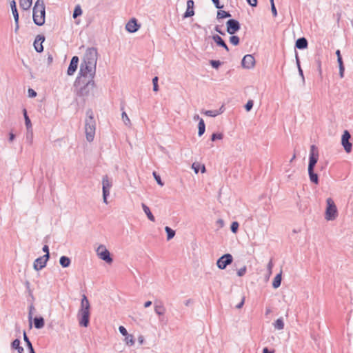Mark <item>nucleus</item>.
Returning a JSON list of instances; mask_svg holds the SVG:
<instances>
[{"mask_svg":"<svg viewBox=\"0 0 353 353\" xmlns=\"http://www.w3.org/2000/svg\"><path fill=\"white\" fill-rule=\"evenodd\" d=\"M319 160V150L316 145H312L310 150V157L308 163V174L310 181L317 185L319 183V176L314 172V167Z\"/></svg>","mask_w":353,"mask_h":353,"instance_id":"nucleus-1","label":"nucleus"},{"mask_svg":"<svg viewBox=\"0 0 353 353\" xmlns=\"http://www.w3.org/2000/svg\"><path fill=\"white\" fill-rule=\"evenodd\" d=\"M96 123L94 119V114L92 110L86 111V118L85 120V133L86 139L88 142L93 141L95 135Z\"/></svg>","mask_w":353,"mask_h":353,"instance_id":"nucleus-2","label":"nucleus"},{"mask_svg":"<svg viewBox=\"0 0 353 353\" xmlns=\"http://www.w3.org/2000/svg\"><path fill=\"white\" fill-rule=\"evenodd\" d=\"M46 8L43 0H37L33 8V21L37 26H42L45 23Z\"/></svg>","mask_w":353,"mask_h":353,"instance_id":"nucleus-3","label":"nucleus"},{"mask_svg":"<svg viewBox=\"0 0 353 353\" xmlns=\"http://www.w3.org/2000/svg\"><path fill=\"white\" fill-rule=\"evenodd\" d=\"M326 210L325 213V218L327 221H332L336 219L338 216L337 208L332 198L326 199Z\"/></svg>","mask_w":353,"mask_h":353,"instance_id":"nucleus-4","label":"nucleus"},{"mask_svg":"<svg viewBox=\"0 0 353 353\" xmlns=\"http://www.w3.org/2000/svg\"><path fill=\"white\" fill-rule=\"evenodd\" d=\"M96 65L95 64H89L82 62L80 65V74L83 77H89L93 79L96 73Z\"/></svg>","mask_w":353,"mask_h":353,"instance_id":"nucleus-5","label":"nucleus"},{"mask_svg":"<svg viewBox=\"0 0 353 353\" xmlns=\"http://www.w3.org/2000/svg\"><path fill=\"white\" fill-rule=\"evenodd\" d=\"M97 51L94 48H90L87 49L83 59V63H86L87 64H95L97 65Z\"/></svg>","mask_w":353,"mask_h":353,"instance_id":"nucleus-6","label":"nucleus"},{"mask_svg":"<svg viewBox=\"0 0 353 353\" xmlns=\"http://www.w3.org/2000/svg\"><path fill=\"white\" fill-rule=\"evenodd\" d=\"M95 84L92 79L86 82L82 87L79 88L78 94L80 97H88L92 93Z\"/></svg>","mask_w":353,"mask_h":353,"instance_id":"nucleus-7","label":"nucleus"},{"mask_svg":"<svg viewBox=\"0 0 353 353\" xmlns=\"http://www.w3.org/2000/svg\"><path fill=\"white\" fill-rule=\"evenodd\" d=\"M112 183L109 177L105 175L102 179V191H103V202L108 204V196L110 195V191L112 188Z\"/></svg>","mask_w":353,"mask_h":353,"instance_id":"nucleus-8","label":"nucleus"},{"mask_svg":"<svg viewBox=\"0 0 353 353\" xmlns=\"http://www.w3.org/2000/svg\"><path fill=\"white\" fill-rule=\"evenodd\" d=\"M97 256L107 263H111L112 262V258L110 256V252L107 250L104 245H100L96 250Z\"/></svg>","mask_w":353,"mask_h":353,"instance_id":"nucleus-9","label":"nucleus"},{"mask_svg":"<svg viewBox=\"0 0 353 353\" xmlns=\"http://www.w3.org/2000/svg\"><path fill=\"white\" fill-rule=\"evenodd\" d=\"M232 261L233 257L230 254H225L217 260L216 265L219 269L224 270Z\"/></svg>","mask_w":353,"mask_h":353,"instance_id":"nucleus-10","label":"nucleus"},{"mask_svg":"<svg viewBox=\"0 0 353 353\" xmlns=\"http://www.w3.org/2000/svg\"><path fill=\"white\" fill-rule=\"evenodd\" d=\"M351 135L347 130H345L341 138V144L347 153H350L352 150V143L350 142Z\"/></svg>","mask_w":353,"mask_h":353,"instance_id":"nucleus-11","label":"nucleus"},{"mask_svg":"<svg viewBox=\"0 0 353 353\" xmlns=\"http://www.w3.org/2000/svg\"><path fill=\"white\" fill-rule=\"evenodd\" d=\"M50 258V254L43 255L37 258L33 263V268L35 270L38 271L46 267L47 261Z\"/></svg>","mask_w":353,"mask_h":353,"instance_id":"nucleus-12","label":"nucleus"},{"mask_svg":"<svg viewBox=\"0 0 353 353\" xmlns=\"http://www.w3.org/2000/svg\"><path fill=\"white\" fill-rule=\"evenodd\" d=\"M226 25H227V32L230 34H234L241 28L239 22L235 19L228 20L226 23Z\"/></svg>","mask_w":353,"mask_h":353,"instance_id":"nucleus-13","label":"nucleus"},{"mask_svg":"<svg viewBox=\"0 0 353 353\" xmlns=\"http://www.w3.org/2000/svg\"><path fill=\"white\" fill-rule=\"evenodd\" d=\"M242 66L247 69L252 68L255 65L254 57L252 54H246L241 61Z\"/></svg>","mask_w":353,"mask_h":353,"instance_id":"nucleus-14","label":"nucleus"},{"mask_svg":"<svg viewBox=\"0 0 353 353\" xmlns=\"http://www.w3.org/2000/svg\"><path fill=\"white\" fill-rule=\"evenodd\" d=\"M78 319L80 325L86 327L89 324L90 313L84 312H83L79 310Z\"/></svg>","mask_w":353,"mask_h":353,"instance_id":"nucleus-15","label":"nucleus"},{"mask_svg":"<svg viewBox=\"0 0 353 353\" xmlns=\"http://www.w3.org/2000/svg\"><path fill=\"white\" fill-rule=\"evenodd\" d=\"M140 28V25L137 23L136 19H131L125 25V29L128 32L134 33L136 32Z\"/></svg>","mask_w":353,"mask_h":353,"instance_id":"nucleus-16","label":"nucleus"},{"mask_svg":"<svg viewBox=\"0 0 353 353\" xmlns=\"http://www.w3.org/2000/svg\"><path fill=\"white\" fill-rule=\"evenodd\" d=\"M79 63V58L77 56H74L70 63L69 67L67 70V74L70 76L73 75L77 69Z\"/></svg>","mask_w":353,"mask_h":353,"instance_id":"nucleus-17","label":"nucleus"},{"mask_svg":"<svg viewBox=\"0 0 353 353\" xmlns=\"http://www.w3.org/2000/svg\"><path fill=\"white\" fill-rule=\"evenodd\" d=\"M45 41V37L43 34H38L34 42V47L37 52H41L43 50L42 43Z\"/></svg>","mask_w":353,"mask_h":353,"instance_id":"nucleus-18","label":"nucleus"},{"mask_svg":"<svg viewBox=\"0 0 353 353\" xmlns=\"http://www.w3.org/2000/svg\"><path fill=\"white\" fill-rule=\"evenodd\" d=\"M90 305L89 303L88 299H87V296L83 294L82 296L81 301V307L79 309V311L84 312H88L90 313Z\"/></svg>","mask_w":353,"mask_h":353,"instance_id":"nucleus-19","label":"nucleus"},{"mask_svg":"<svg viewBox=\"0 0 353 353\" xmlns=\"http://www.w3.org/2000/svg\"><path fill=\"white\" fill-rule=\"evenodd\" d=\"M194 14V1L192 0H188L187 1V10L183 15L184 18H188Z\"/></svg>","mask_w":353,"mask_h":353,"instance_id":"nucleus-20","label":"nucleus"},{"mask_svg":"<svg viewBox=\"0 0 353 353\" xmlns=\"http://www.w3.org/2000/svg\"><path fill=\"white\" fill-rule=\"evenodd\" d=\"M224 106L222 105L219 110H203L201 112L206 116L211 117H215L217 115H219L222 114L224 112Z\"/></svg>","mask_w":353,"mask_h":353,"instance_id":"nucleus-21","label":"nucleus"},{"mask_svg":"<svg viewBox=\"0 0 353 353\" xmlns=\"http://www.w3.org/2000/svg\"><path fill=\"white\" fill-rule=\"evenodd\" d=\"M165 307L161 302H154V312L157 315H163L165 312Z\"/></svg>","mask_w":353,"mask_h":353,"instance_id":"nucleus-22","label":"nucleus"},{"mask_svg":"<svg viewBox=\"0 0 353 353\" xmlns=\"http://www.w3.org/2000/svg\"><path fill=\"white\" fill-rule=\"evenodd\" d=\"M212 39L219 46L223 47L227 52L229 51V48L225 43V42L223 41V39L218 34H215L212 36Z\"/></svg>","mask_w":353,"mask_h":353,"instance_id":"nucleus-23","label":"nucleus"},{"mask_svg":"<svg viewBox=\"0 0 353 353\" xmlns=\"http://www.w3.org/2000/svg\"><path fill=\"white\" fill-rule=\"evenodd\" d=\"M307 41L305 37L299 38L296 40L295 46L298 49H305L307 47Z\"/></svg>","mask_w":353,"mask_h":353,"instance_id":"nucleus-24","label":"nucleus"},{"mask_svg":"<svg viewBox=\"0 0 353 353\" xmlns=\"http://www.w3.org/2000/svg\"><path fill=\"white\" fill-rule=\"evenodd\" d=\"M45 325L44 319L41 316L34 319V326L36 329H41Z\"/></svg>","mask_w":353,"mask_h":353,"instance_id":"nucleus-25","label":"nucleus"},{"mask_svg":"<svg viewBox=\"0 0 353 353\" xmlns=\"http://www.w3.org/2000/svg\"><path fill=\"white\" fill-rule=\"evenodd\" d=\"M141 206L148 219L152 222H154L155 218L154 215L152 214L149 207L147 206L145 203H142Z\"/></svg>","mask_w":353,"mask_h":353,"instance_id":"nucleus-26","label":"nucleus"},{"mask_svg":"<svg viewBox=\"0 0 353 353\" xmlns=\"http://www.w3.org/2000/svg\"><path fill=\"white\" fill-rule=\"evenodd\" d=\"M32 3V0H20L19 6L20 7L24 10H28L30 8Z\"/></svg>","mask_w":353,"mask_h":353,"instance_id":"nucleus-27","label":"nucleus"},{"mask_svg":"<svg viewBox=\"0 0 353 353\" xmlns=\"http://www.w3.org/2000/svg\"><path fill=\"white\" fill-rule=\"evenodd\" d=\"M12 348L17 350L18 353L23 352V347L20 346V341L17 339L14 340L11 344Z\"/></svg>","mask_w":353,"mask_h":353,"instance_id":"nucleus-28","label":"nucleus"},{"mask_svg":"<svg viewBox=\"0 0 353 353\" xmlns=\"http://www.w3.org/2000/svg\"><path fill=\"white\" fill-rule=\"evenodd\" d=\"M59 263L63 268H68L71 263V261L69 257L62 256L59 259Z\"/></svg>","mask_w":353,"mask_h":353,"instance_id":"nucleus-29","label":"nucleus"},{"mask_svg":"<svg viewBox=\"0 0 353 353\" xmlns=\"http://www.w3.org/2000/svg\"><path fill=\"white\" fill-rule=\"evenodd\" d=\"M281 283V272L278 274L274 279L272 287L275 289L278 288Z\"/></svg>","mask_w":353,"mask_h":353,"instance_id":"nucleus-30","label":"nucleus"},{"mask_svg":"<svg viewBox=\"0 0 353 353\" xmlns=\"http://www.w3.org/2000/svg\"><path fill=\"white\" fill-rule=\"evenodd\" d=\"M199 132L198 134L199 137L202 136L205 130V125L203 119H200L198 124Z\"/></svg>","mask_w":353,"mask_h":353,"instance_id":"nucleus-31","label":"nucleus"},{"mask_svg":"<svg viewBox=\"0 0 353 353\" xmlns=\"http://www.w3.org/2000/svg\"><path fill=\"white\" fill-rule=\"evenodd\" d=\"M23 116H24V119H25V123H26L27 130H30L32 128V123H31L29 117L27 114V111L26 109H23Z\"/></svg>","mask_w":353,"mask_h":353,"instance_id":"nucleus-32","label":"nucleus"},{"mask_svg":"<svg viewBox=\"0 0 353 353\" xmlns=\"http://www.w3.org/2000/svg\"><path fill=\"white\" fill-rule=\"evenodd\" d=\"M274 327L275 329L281 330L284 328V323L281 318L278 319L275 323H274Z\"/></svg>","mask_w":353,"mask_h":353,"instance_id":"nucleus-33","label":"nucleus"},{"mask_svg":"<svg viewBox=\"0 0 353 353\" xmlns=\"http://www.w3.org/2000/svg\"><path fill=\"white\" fill-rule=\"evenodd\" d=\"M121 119L126 126L130 127L131 125V121L129 119L128 116L127 115L126 112L124 111H123L121 114Z\"/></svg>","mask_w":353,"mask_h":353,"instance_id":"nucleus-34","label":"nucleus"},{"mask_svg":"<svg viewBox=\"0 0 353 353\" xmlns=\"http://www.w3.org/2000/svg\"><path fill=\"white\" fill-rule=\"evenodd\" d=\"M124 341L126 345L132 346L134 344V337L131 334H128L125 336Z\"/></svg>","mask_w":353,"mask_h":353,"instance_id":"nucleus-35","label":"nucleus"},{"mask_svg":"<svg viewBox=\"0 0 353 353\" xmlns=\"http://www.w3.org/2000/svg\"><path fill=\"white\" fill-rule=\"evenodd\" d=\"M165 230L167 233V239L170 240L172 239L175 235V231L171 229L170 227L166 226L165 228Z\"/></svg>","mask_w":353,"mask_h":353,"instance_id":"nucleus-36","label":"nucleus"},{"mask_svg":"<svg viewBox=\"0 0 353 353\" xmlns=\"http://www.w3.org/2000/svg\"><path fill=\"white\" fill-rule=\"evenodd\" d=\"M231 17V14L229 12L224 11V10H219L217 12V18L218 19H223V18H227V17Z\"/></svg>","mask_w":353,"mask_h":353,"instance_id":"nucleus-37","label":"nucleus"},{"mask_svg":"<svg viewBox=\"0 0 353 353\" xmlns=\"http://www.w3.org/2000/svg\"><path fill=\"white\" fill-rule=\"evenodd\" d=\"M26 141L29 144H32L33 141L32 129L27 130Z\"/></svg>","mask_w":353,"mask_h":353,"instance_id":"nucleus-38","label":"nucleus"},{"mask_svg":"<svg viewBox=\"0 0 353 353\" xmlns=\"http://www.w3.org/2000/svg\"><path fill=\"white\" fill-rule=\"evenodd\" d=\"M82 14V10L79 5L76 6L73 12V18L76 19L79 16Z\"/></svg>","mask_w":353,"mask_h":353,"instance_id":"nucleus-39","label":"nucleus"},{"mask_svg":"<svg viewBox=\"0 0 353 353\" xmlns=\"http://www.w3.org/2000/svg\"><path fill=\"white\" fill-rule=\"evenodd\" d=\"M23 340L26 343L29 351L31 350L32 349H34L25 331L23 332Z\"/></svg>","mask_w":353,"mask_h":353,"instance_id":"nucleus-40","label":"nucleus"},{"mask_svg":"<svg viewBox=\"0 0 353 353\" xmlns=\"http://www.w3.org/2000/svg\"><path fill=\"white\" fill-rule=\"evenodd\" d=\"M230 42L234 46H237L239 43V38L237 36L232 35L230 37Z\"/></svg>","mask_w":353,"mask_h":353,"instance_id":"nucleus-41","label":"nucleus"},{"mask_svg":"<svg viewBox=\"0 0 353 353\" xmlns=\"http://www.w3.org/2000/svg\"><path fill=\"white\" fill-rule=\"evenodd\" d=\"M223 134L221 133H213L211 137V140L214 141L216 140H221L223 139Z\"/></svg>","mask_w":353,"mask_h":353,"instance_id":"nucleus-42","label":"nucleus"},{"mask_svg":"<svg viewBox=\"0 0 353 353\" xmlns=\"http://www.w3.org/2000/svg\"><path fill=\"white\" fill-rule=\"evenodd\" d=\"M239 223L236 221L232 222L230 226L231 231L233 233H236L238 228H239Z\"/></svg>","mask_w":353,"mask_h":353,"instance_id":"nucleus-43","label":"nucleus"},{"mask_svg":"<svg viewBox=\"0 0 353 353\" xmlns=\"http://www.w3.org/2000/svg\"><path fill=\"white\" fill-rule=\"evenodd\" d=\"M153 176L157 181V183L161 185V186H163L164 185V183L162 182L161 179V177L159 174H157V173L156 172H153Z\"/></svg>","mask_w":353,"mask_h":353,"instance_id":"nucleus-44","label":"nucleus"},{"mask_svg":"<svg viewBox=\"0 0 353 353\" xmlns=\"http://www.w3.org/2000/svg\"><path fill=\"white\" fill-rule=\"evenodd\" d=\"M158 77H155L152 79V83H153V90L154 92H157L159 90V86H158Z\"/></svg>","mask_w":353,"mask_h":353,"instance_id":"nucleus-45","label":"nucleus"},{"mask_svg":"<svg viewBox=\"0 0 353 353\" xmlns=\"http://www.w3.org/2000/svg\"><path fill=\"white\" fill-rule=\"evenodd\" d=\"M221 63L220 61L218 60H211L210 61V65L214 68H218L221 65Z\"/></svg>","mask_w":353,"mask_h":353,"instance_id":"nucleus-46","label":"nucleus"},{"mask_svg":"<svg viewBox=\"0 0 353 353\" xmlns=\"http://www.w3.org/2000/svg\"><path fill=\"white\" fill-rule=\"evenodd\" d=\"M12 13L14 19V22L19 21V13L17 11V8H14V9H12Z\"/></svg>","mask_w":353,"mask_h":353,"instance_id":"nucleus-47","label":"nucleus"},{"mask_svg":"<svg viewBox=\"0 0 353 353\" xmlns=\"http://www.w3.org/2000/svg\"><path fill=\"white\" fill-rule=\"evenodd\" d=\"M253 101L252 100H249L247 103L245 104V110L248 112L250 110H251V109L253 107Z\"/></svg>","mask_w":353,"mask_h":353,"instance_id":"nucleus-48","label":"nucleus"},{"mask_svg":"<svg viewBox=\"0 0 353 353\" xmlns=\"http://www.w3.org/2000/svg\"><path fill=\"white\" fill-rule=\"evenodd\" d=\"M246 270H247L246 266H243V268H240V269L237 271V275H238L239 276H243V275L245 274Z\"/></svg>","mask_w":353,"mask_h":353,"instance_id":"nucleus-49","label":"nucleus"},{"mask_svg":"<svg viewBox=\"0 0 353 353\" xmlns=\"http://www.w3.org/2000/svg\"><path fill=\"white\" fill-rule=\"evenodd\" d=\"M271 11L272 13V15L275 17L277 16V11L274 5V2L271 3Z\"/></svg>","mask_w":353,"mask_h":353,"instance_id":"nucleus-50","label":"nucleus"},{"mask_svg":"<svg viewBox=\"0 0 353 353\" xmlns=\"http://www.w3.org/2000/svg\"><path fill=\"white\" fill-rule=\"evenodd\" d=\"M34 310V307L32 305H31L30 306V311H29V314H28V319H29V321L30 323H31V321H32V310ZM32 325V323H30V325Z\"/></svg>","mask_w":353,"mask_h":353,"instance_id":"nucleus-51","label":"nucleus"},{"mask_svg":"<svg viewBox=\"0 0 353 353\" xmlns=\"http://www.w3.org/2000/svg\"><path fill=\"white\" fill-rule=\"evenodd\" d=\"M28 97H29L33 98V97H35L37 96V92L33 89H31V88L28 89Z\"/></svg>","mask_w":353,"mask_h":353,"instance_id":"nucleus-52","label":"nucleus"},{"mask_svg":"<svg viewBox=\"0 0 353 353\" xmlns=\"http://www.w3.org/2000/svg\"><path fill=\"white\" fill-rule=\"evenodd\" d=\"M212 1L217 9L220 10L223 8V6L220 4L219 0H212Z\"/></svg>","mask_w":353,"mask_h":353,"instance_id":"nucleus-53","label":"nucleus"},{"mask_svg":"<svg viewBox=\"0 0 353 353\" xmlns=\"http://www.w3.org/2000/svg\"><path fill=\"white\" fill-rule=\"evenodd\" d=\"M200 165L199 163H194L192 165V168L194 170V172L197 174L199 172Z\"/></svg>","mask_w":353,"mask_h":353,"instance_id":"nucleus-54","label":"nucleus"},{"mask_svg":"<svg viewBox=\"0 0 353 353\" xmlns=\"http://www.w3.org/2000/svg\"><path fill=\"white\" fill-rule=\"evenodd\" d=\"M119 330L120 333L123 336L128 335V334L126 329L123 326H119Z\"/></svg>","mask_w":353,"mask_h":353,"instance_id":"nucleus-55","label":"nucleus"},{"mask_svg":"<svg viewBox=\"0 0 353 353\" xmlns=\"http://www.w3.org/2000/svg\"><path fill=\"white\" fill-rule=\"evenodd\" d=\"M244 303H245V296H243L240 303L236 305V307L237 309H241L243 306Z\"/></svg>","mask_w":353,"mask_h":353,"instance_id":"nucleus-56","label":"nucleus"},{"mask_svg":"<svg viewBox=\"0 0 353 353\" xmlns=\"http://www.w3.org/2000/svg\"><path fill=\"white\" fill-rule=\"evenodd\" d=\"M339 75H340V77L343 78L344 77V71H345L344 65L339 66Z\"/></svg>","mask_w":353,"mask_h":353,"instance_id":"nucleus-57","label":"nucleus"},{"mask_svg":"<svg viewBox=\"0 0 353 353\" xmlns=\"http://www.w3.org/2000/svg\"><path fill=\"white\" fill-rule=\"evenodd\" d=\"M272 267H273V263H272V261H270L268 265H267V268H268V274H272Z\"/></svg>","mask_w":353,"mask_h":353,"instance_id":"nucleus-58","label":"nucleus"},{"mask_svg":"<svg viewBox=\"0 0 353 353\" xmlns=\"http://www.w3.org/2000/svg\"><path fill=\"white\" fill-rule=\"evenodd\" d=\"M247 2L252 7L256 6L257 0H247Z\"/></svg>","mask_w":353,"mask_h":353,"instance_id":"nucleus-59","label":"nucleus"},{"mask_svg":"<svg viewBox=\"0 0 353 353\" xmlns=\"http://www.w3.org/2000/svg\"><path fill=\"white\" fill-rule=\"evenodd\" d=\"M298 70H299V75L302 78L303 82H304L305 81V78H304L303 72V70H302L301 68L299 67L298 68Z\"/></svg>","mask_w":353,"mask_h":353,"instance_id":"nucleus-60","label":"nucleus"},{"mask_svg":"<svg viewBox=\"0 0 353 353\" xmlns=\"http://www.w3.org/2000/svg\"><path fill=\"white\" fill-rule=\"evenodd\" d=\"M43 251L46 253L45 255H48V254H50L49 253V248L48 245H45L43 247Z\"/></svg>","mask_w":353,"mask_h":353,"instance_id":"nucleus-61","label":"nucleus"},{"mask_svg":"<svg viewBox=\"0 0 353 353\" xmlns=\"http://www.w3.org/2000/svg\"><path fill=\"white\" fill-rule=\"evenodd\" d=\"M14 137H15V135L13 133L10 132L9 134V141L10 142L13 141V140L14 139Z\"/></svg>","mask_w":353,"mask_h":353,"instance_id":"nucleus-62","label":"nucleus"},{"mask_svg":"<svg viewBox=\"0 0 353 353\" xmlns=\"http://www.w3.org/2000/svg\"><path fill=\"white\" fill-rule=\"evenodd\" d=\"M215 31L219 32V34H223L224 35L225 34L221 30V29L219 28V26H216L214 28Z\"/></svg>","mask_w":353,"mask_h":353,"instance_id":"nucleus-63","label":"nucleus"},{"mask_svg":"<svg viewBox=\"0 0 353 353\" xmlns=\"http://www.w3.org/2000/svg\"><path fill=\"white\" fill-rule=\"evenodd\" d=\"M216 223L219 224L220 227H223L224 225V222L222 219L217 220Z\"/></svg>","mask_w":353,"mask_h":353,"instance_id":"nucleus-64","label":"nucleus"}]
</instances>
